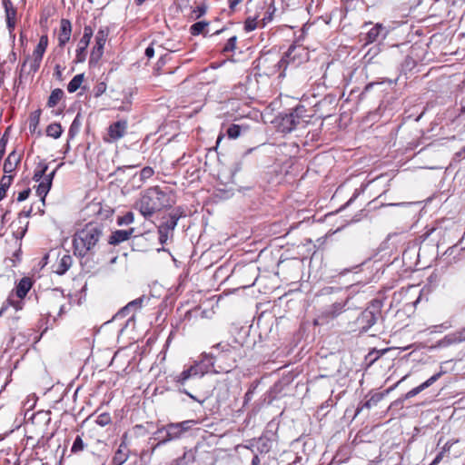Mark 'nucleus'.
<instances>
[{"mask_svg": "<svg viewBox=\"0 0 465 465\" xmlns=\"http://www.w3.org/2000/svg\"><path fill=\"white\" fill-rule=\"evenodd\" d=\"M242 1V0H228L230 9L234 10L237 5Z\"/></svg>", "mask_w": 465, "mask_h": 465, "instance_id": "nucleus-59", "label": "nucleus"}, {"mask_svg": "<svg viewBox=\"0 0 465 465\" xmlns=\"http://www.w3.org/2000/svg\"><path fill=\"white\" fill-rule=\"evenodd\" d=\"M278 130L283 134H289L294 130L293 118L291 111L287 114H282L276 118Z\"/></svg>", "mask_w": 465, "mask_h": 465, "instance_id": "nucleus-14", "label": "nucleus"}, {"mask_svg": "<svg viewBox=\"0 0 465 465\" xmlns=\"http://www.w3.org/2000/svg\"><path fill=\"white\" fill-rule=\"evenodd\" d=\"M260 462H261V460H260L259 456L258 455H254L252 460L251 465H260Z\"/></svg>", "mask_w": 465, "mask_h": 465, "instance_id": "nucleus-62", "label": "nucleus"}, {"mask_svg": "<svg viewBox=\"0 0 465 465\" xmlns=\"http://www.w3.org/2000/svg\"><path fill=\"white\" fill-rule=\"evenodd\" d=\"M381 312L380 302L373 301L356 320L360 332H367L377 322Z\"/></svg>", "mask_w": 465, "mask_h": 465, "instance_id": "nucleus-4", "label": "nucleus"}, {"mask_svg": "<svg viewBox=\"0 0 465 465\" xmlns=\"http://www.w3.org/2000/svg\"><path fill=\"white\" fill-rule=\"evenodd\" d=\"M38 124H39V113L35 112L30 116V124H29L30 132H32V133L35 132Z\"/></svg>", "mask_w": 465, "mask_h": 465, "instance_id": "nucleus-50", "label": "nucleus"}, {"mask_svg": "<svg viewBox=\"0 0 465 465\" xmlns=\"http://www.w3.org/2000/svg\"><path fill=\"white\" fill-rule=\"evenodd\" d=\"M3 5L5 13L6 26L11 34L16 24V8L11 0H3Z\"/></svg>", "mask_w": 465, "mask_h": 465, "instance_id": "nucleus-12", "label": "nucleus"}, {"mask_svg": "<svg viewBox=\"0 0 465 465\" xmlns=\"http://www.w3.org/2000/svg\"><path fill=\"white\" fill-rule=\"evenodd\" d=\"M266 62H267V58H261L259 60V63L262 64L263 66H265ZM276 64H277V62L273 64V66L272 68L264 67V74H266L267 75H273V74L279 73V75H278L279 78L284 77L285 70H283V67L281 69H278Z\"/></svg>", "mask_w": 465, "mask_h": 465, "instance_id": "nucleus-26", "label": "nucleus"}, {"mask_svg": "<svg viewBox=\"0 0 465 465\" xmlns=\"http://www.w3.org/2000/svg\"><path fill=\"white\" fill-rule=\"evenodd\" d=\"M45 53V50L36 46L33 51L32 56L27 57L22 64V68H25L27 65L29 67V73H36L40 68L41 62L43 60V56Z\"/></svg>", "mask_w": 465, "mask_h": 465, "instance_id": "nucleus-9", "label": "nucleus"}, {"mask_svg": "<svg viewBox=\"0 0 465 465\" xmlns=\"http://www.w3.org/2000/svg\"><path fill=\"white\" fill-rule=\"evenodd\" d=\"M195 460V452L193 450H187L183 455L176 459L172 465H190Z\"/></svg>", "mask_w": 465, "mask_h": 465, "instance_id": "nucleus-24", "label": "nucleus"}, {"mask_svg": "<svg viewBox=\"0 0 465 465\" xmlns=\"http://www.w3.org/2000/svg\"><path fill=\"white\" fill-rule=\"evenodd\" d=\"M112 422L111 415L108 412H103L96 417L95 423L104 427Z\"/></svg>", "mask_w": 465, "mask_h": 465, "instance_id": "nucleus-40", "label": "nucleus"}, {"mask_svg": "<svg viewBox=\"0 0 465 465\" xmlns=\"http://www.w3.org/2000/svg\"><path fill=\"white\" fill-rule=\"evenodd\" d=\"M258 26L257 16L248 17L244 22V30L246 32H252Z\"/></svg>", "mask_w": 465, "mask_h": 465, "instance_id": "nucleus-44", "label": "nucleus"}, {"mask_svg": "<svg viewBox=\"0 0 465 465\" xmlns=\"http://www.w3.org/2000/svg\"><path fill=\"white\" fill-rule=\"evenodd\" d=\"M94 31L90 25H85L84 28V35L80 39L77 49L75 51V63H83L86 59V49L90 44Z\"/></svg>", "mask_w": 465, "mask_h": 465, "instance_id": "nucleus-7", "label": "nucleus"}, {"mask_svg": "<svg viewBox=\"0 0 465 465\" xmlns=\"http://www.w3.org/2000/svg\"><path fill=\"white\" fill-rule=\"evenodd\" d=\"M308 53L301 45H291L284 55L277 61L278 69L286 70L289 65L297 66L307 60Z\"/></svg>", "mask_w": 465, "mask_h": 465, "instance_id": "nucleus-5", "label": "nucleus"}, {"mask_svg": "<svg viewBox=\"0 0 465 465\" xmlns=\"http://www.w3.org/2000/svg\"><path fill=\"white\" fill-rule=\"evenodd\" d=\"M13 181L12 175H4L1 179L0 187L4 188L5 191L9 188L11 185V183Z\"/></svg>", "mask_w": 465, "mask_h": 465, "instance_id": "nucleus-52", "label": "nucleus"}, {"mask_svg": "<svg viewBox=\"0 0 465 465\" xmlns=\"http://www.w3.org/2000/svg\"><path fill=\"white\" fill-rule=\"evenodd\" d=\"M134 232V228H130L128 230H116L113 232L108 239V243L111 245H118L121 242L127 241L133 232Z\"/></svg>", "mask_w": 465, "mask_h": 465, "instance_id": "nucleus-16", "label": "nucleus"}, {"mask_svg": "<svg viewBox=\"0 0 465 465\" xmlns=\"http://www.w3.org/2000/svg\"><path fill=\"white\" fill-rule=\"evenodd\" d=\"M48 169V164L45 162H41L38 163L35 170L34 180L36 182H40L45 178V174Z\"/></svg>", "mask_w": 465, "mask_h": 465, "instance_id": "nucleus-32", "label": "nucleus"}, {"mask_svg": "<svg viewBox=\"0 0 465 465\" xmlns=\"http://www.w3.org/2000/svg\"><path fill=\"white\" fill-rule=\"evenodd\" d=\"M84 74H79L74 76V78L67 84V91L69 93H74L76 90H78L84 82Z\"/></svg>", "mask_w": 465, "mask_h": 465, "instance_id": "nucleus-31", "label": "nucleus"}, {"mask_svg": "<svg viewBox=\"0 0 465 465\" xmlns=\"http://www.w3.org/2000/svg\"><path fill=\"white\" fill-rule=\"evenodd\" d=\"M47 45H48V37L47 35H42L40 37V40H39V43L37 44L36 46L44 49L46 51V48H47Z\"/></svg>", "mask_w": 465, "mask_h": 465, "instance_id": "nucleus-53", "label": "nucleus"}, {"mask_svg": "<svg viewBox=\"0 0 465 465\" xmlns=\"http://www.w3.org/2000/svg\"><path fill=\"white\" fill-rule=\"evenodd\" d=\"M212 350H216L217 353H214L213 351L204 353L203 354L204 359H221L223 357L230 356L231 354H234L236 351L235 347L232 346L227 342H219L213 346Z\"/></svg>", "mask_w": 465, "mask_h": 465, "instance_id": "nucleus-10", "label": "nucleus"}, {"mask_svg": "<svg viewBox=\"0 0 465 465\" xmlns=\"http://www.w3.org/2000/svg\"><path fill=\"white\" fill-rule=\"evenodd\" d=\"M247 127L239 124H231L226 131V134L230 139L238 138L242 132H246Z\"/></svg>", "mask_w": 465, "mask_h": 465, "instance_id": "nucleus-27", "label": "nucleus"}, {"mask_svg": "<svg viewBox=\"0 0 465 465\" xmlns=\"http://www.w3.org/2000/svg\"><path fill=\"white\" fill-rule=\"evenodd\" d=\"M54 174H55V170H54L49 174L45 175L44 180L46 181V182H50V184L52 185V181H53V178H54Z\"/></svg>", "mask_w": 465, "mask_h": 465, "instance_id": "nucleus-61", "label": "nucleus"}, {"mask_svg": "<svg viewBox=\"0 0 465 465\" xmlns=\"http://www.w3.org/2000/svg\"><path fill=\"white\" fill-rule=\"evenodd\" d=\"M207 367L202 362H195L187 369H184L179 375L174 378L176 383L183 385L189 379L193 377H202L207 372Z\"/></svg>", "mask_w": 465, "mask_h": 465, "instance_id": "nucleus-6", "label": "nucleus"}, {"mask_svg": "<svg viewBox=\"0 0 465 465\" xmlns=\"http://www.w3.org/2000/svg\"><path fill=\"white\" fill-rule=\"evenodd\" d=\"M457 155L459 157H465V146L460 152L457 153Z\"/></svg>", "mask_w": 465, "mask_h": 465, "instance_id": "nucleus-64", "label": "nucleus"}, {"mask_svg": "<svg viewBox=\"0 0 465 465\" xmlns=\"http://www.w3.org/2000/svg\"><path fill=\"white\" fill-rule=\"evenodd\" d=\"M344 306L345 302H335L329 306L328 308H326L323 311L322 314L327 318L333 319L343 312Z\"/></svg>", "mask_w": 465, "mask_h": 465, "instance_id": "nucleus-22", "label": "nucleus"}, {"mask_svg": "<svg viewBox=\"0 0 465 465\" xmlns=\"http://www.w3.org/2000/svg\"><path fill=\"white\" fill-rule=\"evenodd\" d=\"M106 91V84L104 82L97 83L94 87V94L95 97L101 96Z\"/></svg>", "mask_w": 465, "mask_h": 465, "instance_id": "nucleus-51", "label": "nucleus"}, {"mask_svg": "<svg viewBox=\"0 0 465 465\" xmlns=\"http://www.w3.org/2000/svg\"><path fill=\"white\" fill-rule=\"evenodd\" d=\"M441 374H442V372L440 371V372L432 375L426 381H424L420 385H419V386L413 388L412 390H411L410 391H408L405 394V399H411V398L416 396L417 394H419L420 392H421L422 391H424L425 389L429 388L430 385H432L436 381H438L440 379Z\"/></svg>", "mask_w": 465, "mask_h": 465, "instance_id": "nucleus-17", "label": "nucleus"}, {"mask_svg": "<svg viewBox=\"0 0 465 465\" xmlns=\"http://www.w3.org/2000/svg\"><path fill=\"white\" fill-rule=\"evenodd\" d=\"M174 3L182 12H188L193 8V4H196V0H175Z\"/></svg>", "mask_w": 465, "mask_h": 465, "instance_id": "nucleus-39", "label": "nucleus"}, {"mask_svg": "<svg viewBox=\"0 0 465 465\" xmlns=\"http://www.w3.org/2000/svg\"><path fill=\"white\" fill-rule=\"evenodd\" d=\"M381 52V48L379 45H374L371 47L366 54L364 55V59L367 61V63H371V60Z\"/></svg>", "mask_w": 465, "mask_h": 465, "instance_id": "nucleus-47", "label": "nucleus"}, {"mask_svg": "<svg viewBox=\"0 0 465 465\" xmlns=\"http://www.w3.org/2000/svg\"><path fill=\"white\" fill-rule=\"evenodd\" d=\"M73 259L70 255H64L58 264L56 272L58 274H64L72 266Z\"/></svg>", "mask_w": 465, "mask_h": 465, "instance_id": "nucleus-29", "label": "nucleus"}, {"mask_svg": "<svg viewBox=\"0 0 465 465\" xmlns=\"http://www.w3.org/2000/svg\"><path fill=\"white\" fill-rule=\"evenodd\" d=\"M63 132L62 126L60 124H51L46 128V134L50 137L57 139L61 136Z\"/></svg>", "mask_w": 465, "mask_h": 465, "instance_id": "nucleus-33", "label": "nucleus"}, {"mask_svg": "<svg viewBox=\"0 0 465 465\" xmlns=\"http://www.w3.org/2000/svg\"><path fill=\"white\" fill-rule=\"evenodd\" d=\"M84 446H85V445H84V441H83L82 437H81L80 435H78V436L75 438V440H74V443H73V445H72L71 452H72V453H78V452H80V451L84 450Z\"/></svg>", "mask_w": 465, "mask_h": 465, "instance_id": "nucleus-42", "label": "nucleus"}, {"mask_svg": "<svg viewBox=\"0 0 465 465\" xmlns=\"http://www.w3.org/2000/svg\"><path fill=\"white\" fill-rule=\"evenodd\" d=\"M103 54H104V49L94 45V48L92 49V52L90 54V59H89L90 65L96 64L99 62V60L101 59V57L103 56Z\"/></svg>", "mask_w": 465, "mask_h": 465, "instance_id": "nucleus-37", "label": "nucleus"}, {"mask_svg": "<svg viewBox=\"0 0 465 465\" xmlns=\"http://www.w3.org/2000/svg\"><path fill=\"white\" fill-rule=\"evenodd\" d=\"M145 55L148 57V58H152L153 55H154V49L152 45L148 46L146 49H145Z\"/></svg>", "mask_w": 465, "mask_h": 465, "instance_id": "nucleus-58", "label": "nucleus"}, {"mask_svg": "<svg viewBox=\"0 0 465 465\" xmlns=\"http://www.w3.org/2000/svg\"><path fill=\"white\" fill-rule=\"evenodd\" d=\"M31 288L32 281L30 278L24 277L20 280L15 288V294L20 299L21 302L22 299H24L26 296L27 292L30 291Z\"/></svg>", "mask_w": 465, "mask_h": 465, "instance_id": "nucleus-19", "label": "nucleus"}, {"mask_svg": "<svg viewBox=\"0 0 465 465\" xmlns=\"http://www.w3.org/2000/svg\"><path fill=\"white\" fill-rule=\"evenodd\" d=\"M180 391H181V392H183V393H184V394H186V395H188V396H189L191 399H193V401H198V400L196 399V397H195V396H193V394H191V393H190L188 391H186L185 389L180 390Z\"/></svg>", "mask_w": 465, "mask_h": 465, "instance_id": "nucleus-63", "label": "nucleus"}, {"mask_svg": "<svg viewBox=\"0 0 465 465\" xmlns=\"http://www.w3.org/2000/svg\"><path fill=\"white\" fill-rule=\"evenodd\" d=\"M108 37V30L106 28H101L95 35V46L104 49L105 42Z\"/></svg>", "mask_w": 465, "mask_h": 465, "instance_id": "nucleus-36", "label": "nucleus"}, {"mask_svg": "<svg viewBox=\"0 0 465 465\" xmlns=\"http://www.w3.org/2000/svg\"><path fill=\"white\" fill-rule=\"evenodd\" d=\"M237 36H231L223 48V52L229 53L234 51L236 48Z\"/></svg>", "mask_w": 465, "mask_h": 465, "instance_id": "nucleus-46", "label": "nucleus"}, {"mask_svg": "<svg viewBox=\"0 0 465 465\" xmlns=\"http://www.w3.org/2000/svg\"><path fill=\"white\" fill-rule=\"evenodd\" d=\"M196 423L197 422L193 420H188L177 423H169L163 427L159 428L154 432L155 439L158 440L157 446L171 440L180 439L193 427V425Z\"/></svg>", "mask_w": 465, "mask_h": 465, "instance_id": "nucleus-3", "label": "nucleus"}, {"mask_svg": "<svg viewBox=\"0 0 465 465\" xmlns=\"http://www.w3.org/2000/svg\"><path fill=\"white\" fill-rule=\"evenodd\" d=\"M72 34V25L68 19H62L60 22V30L58 34V45L64 47L70 40Z\"/></svg>", "mask_w": 465, "mask_h": 465, "instance_id": "nucleus-15", "label": "nucleus"}, {"mask_svg": "<svg viewBox=\"0 0 465 465\" xmlns=\"http://www.w3.org/2000/svg\"><path fill=\"white\" fill-rule=\"evenodd\" d=\"M170 232V230H167L163 225L158 227L159 242L161 244H164L167 242Z\"/></svg>", "mask_w": 465, "mask_h": 465, "instance_id": "nucleus-49", "label": "nucleus"}, {"mask_svg": "<svg viewBox=\"0 0 465 465\" xmlns=\"http://www.w3.org/2000/svg\"><path fill=\"white\" fill-rule=\"evenodd\" d=\"M50 182H46L44 179L40 181V183L37 186L36 193L41 197L43 203L45 202V198L47 195L48 192L51 189Z\"/></svg>", "mask_w": 465, "mask_h": 465, "instance_id": "nucleus-34", "label": "nucleus"}, {"mask_svg": "<svg viewBox=\"0 0 465 465\" xmlns=\"http://www.w3.org/2000/svg\"><path fill=\"white\" fill-rule=\"evenodd\" d=\"M293 118L294 130L297 128H305L311 122L312 115L308 114V110L302 104H298L291 110Z\"/></svg>", "mask_w": 465, "mask_h": 465, "instance_id": "nucleus-8", "label": "nucleus"}, {"mask_svg": "<svg viewBox=\"0 0 465 465\" xmlns=\"http://www.w3.org/2000/svg\"><path fill=\"white\" fill-rule=\"evenodd\" d=\"M54 75L56 76L57 79H62V67L60 64L55 65Z\"/></svg>", "mask_w": 465, "mask_h": 465, "instance_id": "nucleus-60", "label": "nucleus"}, {"mask_svg": "<svg viewBox=\"0 0 465 465\" xmlns=\"http://www.w3.org/2000/svg\"><path fill=\"white\" fill-rule=\"evenodd\" d=\"M130 309H127V305L122 308L116 314L117 317H125L129 314Z\"/></svg>", "mask_w": 465, "mask_h": 465, "instance_id": "nucleus-56", "label": "nucleus"}, {"mask_svg": "<svg viewBox=\"0 0 465 465\" xmlns=\"http://www.w3.org/2000/svg\"><path fill=\"white\" fill-rule=\"evenodd\" d=\"M207 10V6L205 4H193V8L189 9V15L192 19L196 20L202 17Z\"/></svg>", "mask_w": 465, "mask_h": 465, "instance_id": "nucleus-25", "label": "nucleus"}, {"mask_svg": "<svg viewBox=\"0 0 465 465\" xmlns=\"http://www.w3.org/2000/svg\"><path fill=\"white\" fill-rule=\"evenodd\" d=\"M384 30V27L381 24H376L365 35V44L364 45L372 44L376 42L381 35V32Z\"/></svg>", "mask_w": 465, "mask_h": 465, "instance_id": "nucleus-20", "label": "nucleus"}, {"mask_svg": "<svg viewBox=\"0 0 465 465\" xmlns=\"http://www.w3.org/2000/svg\"><path fill=\"white\" fill-rule=\"evenodd\" d=\"M21 155L16 153L15 151L9 153L4 163L5 173H11L14 172L20 163Z\"/></svg>", "mask_w": 465, "mask_h": 465, "instance_id": "nucleus-18", "label": "nucleus"}, {"mask_svg": "<svg viewBox=\"0 0 465 465\" xmlns=\"http://www.w3.org/2000/svg\"><path fill=\"white\" fill-rule=\"evenodd\" d=\"M179 217L180 216L177 213H170L169 220L163 223L162 225L165 227L167 230L173 232L177 225Z\"/></svg>", "mask_w": 465, "mask_h": 465, "instance_id": "nucleus-38", "label": "nucleus"}, {"mask_svg": "<svg viewBox=\"0 0 465 465\" xmlns=\"http://www.w3.org/2000/svg\"><path fill=\"white\" fill-rule=\"evenodd\" d=\"M104 226L99 223H89L77 231L73 239L74 253L81 258L94 255L104 236Z\"/></svg>", "mask_w": 465, "mask_h": 465, "instance_id": "nucleus-2", "label": "nucleus"}, {"mask_svg": "<svg viewBox=\"0 0 465 465\" xmlns=\"http://www.w3.org/2000/svg\"><path fill=\"white\" fill-rule=\"evenodd\" d=\"M30 193H31L30 189H25V190L20 192L17 196V201L23 202V201L26 200L29 197Z\"/></svg>", "mask_w": 465, "mask_h": 465, "instance_id": "nucleus-54", "label": "nucleus"}, {"mask_svg": "<svg viewBox=\"0 0 465 465\" xmlns=\"http://www.w3.org/2000/svg\"><path fill=\"white\" fill-rule=\"evenodd\" d=\"M7 304L3 305L0 309V315L4 313V312L6 310L8 305H11L15 308L16 311L21 310L23 308V302L21 301H14L11 296L8 297L6 301Z\"/></svg>", "mask_w": 465, "mask_h": 465, "instance_id": "nucleus-41", "label": "nucleus"}, {"mask_svg": "<svg viewBox=\"0 0 465 465\" xmlns=\"http://www.w3.org/2000/svg\"><path fill=\"white\" fill-rule=\"evenodd\" d=\"M144 301V297H139L130 302L127 303V309H130L131 312L137 311L142 308Z\"/></svg>", "mask_w": 465, "mask_h": 465, "instance_id": "nucleus-45", "label": "nucleus"}, {"mask_svg": "<svg viewBox=\"0 0 465 465\" xmlns=\"http://www.w3.org/2000/svg\"><path fill=\"white\" fill-rule=\"evenodd\" d=\"M447 344L460 343L465 341V327L445 336Z\"/></svg>", "mask_w": 465, "mask_h": 465, "instance_id": "nucleus-23", "label": "nucleus"}, {"mask_svg": "<svg viewBox=\"0 0 465 465\" xmlns=\"http://www.w3.org/2000/svg\"><path fill=\"white\" fill-rule=\"evenodd\" d=\"M387 351H389V349H383V350L373 349L365 356V361H366L367 364L369 366L372 365L378 359H380Z\"/></svg>", "mask_w": 465, "mask_h": 465, "instance_id": "nucleus-28", "label": "nucleus"}, {"mask_svg": "<svg viewBox=\"0 0 465 465\" xmlns=\"http://www.w3.org/2000/svg\"><path fill=\"white\" fill-rule=\"evenodd\" d=\"M208 25H209L208 22H204V21L197 22V23L193 24V25H191L190 33L193 35H198L200 34H203L205 35H206L205 28Z\"/></svg>", "mask_w": 465, "mask_h": 465, "instance_id": "nucleus-35", "label": "nucleus"}, {"mask_svg": "<svg viewBox=\"0 0 465 465\" xmlns=\"http://www.w3.org/2000/svg\"><path fill=\"white\" fill-rule=\"evenodd\" d=\"M128 123L126 120H119L108 127L109 141H117L126 134Z\"/></svg>", "mask_w": 465, "mask_h": 465, "instance_id": "nucleus-11", "label": "nucleus"}, {"mask_svg": "<svg viewBox=\"0 0 465 465\" xmlns=\"http://www.w3.org/2000/svg\"><path fill=\"white\" fill-rule=\"evenodd\" d=\"M63 96H64V92L62 89L56 88V89L53 90L48 98L47 105L49 107L56 106L57 104L60 102V100L63 98Z\"/></svg>", "mask_w": 465, "mask_h": 465, "instance_id": "nucleus-30", "label": "nucleus"}, {"mask_svg": "<svg viewBox=\"0 0 465 465\" xmlns=\"http://www.w3.org/2000/svg\"><path fill=\"white\" fill-rule=\"evenodd\" d=\"M134 221V214L132 212L126 213L124 216L118 218V224H131Z\"/></svg>", "mask_w": 465, "mask_h": 465, "instance_id": "nucleus-48", "label": "nucleus"}, {"mask_svg": "<svg viewBox=\"0 0 465 465\" xmlns=\"http://www.w3.org/2000/svg\"><path fill=\"white\" fill-rule=\"evenodd\" d=\"M273 11L274 9L272 11V12H268V15H265L263 18H262V25L264 26L268 22H271L272 19V14H273Z\"/></svg>", "mask_w": 465, "mask_h": 465, "instance_id": "nucleus-57", "label": "nucleus"}, {"mask_svg": "<svg viewBox=\"0 0 465 465\" xmlns=\"http://www.w3.org/2000/svg\"><path fill=\"white\" fill-rule=\"evenodd\" d=\"M382 393H375L373 394L368 401L363 404L364 408L371 409V407L377 405V403L382 399Z\"/></svg>", "mask_w": 465, "mask_h": 465, "instance_id": "nucleus-43", "label": "nucleus"}, {"mask_svg": "<svg viewBox=\"0 0 465 465\" xmlns=\"http://www.w3.org/2000/svg\"><path fill=\"white\" fill-rule=\"evenodd\" d=\"M126 439L127 434L124 433L122 437V441L113 458L114 465H123L129 458V448L126 442Z\"/></svg>", "mask_w": 465, "mask_h": 465, "instance_id": "nucleus-13", "label": "nucleus"}, {"mask_svg": "<svg viewBox=\"0 0 465 465\" xmlns=\"http://www.w3.org/2000/svg\"><path fill=\"white\" fill-rule=\"evenodd\" d=\"M154 173V171L152 167L146 166L143 167L139 173H135L133 176L134 182L137 181V187H141L142 184L149 178H151Z\"/></svg>", "mask_w": 465, "mask_h": 465, "instance_id": "nucleus-21", "label": "nucleus"}, {"mask_svg": "<svg viewBox=\"0 0 465 465\" xmlns=\"http://www.w3.org/2000/svg\"><path fill=\"white\" fill-rule=\"evenodd\" d=\"M174 203L175 199L171 189L162 190L159 186H153L141 193L134 207L145 219H150L154 213L171 208Z\"/></svg>", "mask_w": 465, "mask_h": 465, "instance_id": "nucleus-1", "label": "nucleus"}, {"mask_svg": "<svg viewBox=\"0 0 465 465\" xmlns=\"http://www.w3.org/2000/svg\"><path fill=\"white\" fill-rule=\"evenodd\" d=\"M254 389H255L254 387L251 388L245 393L244 398H243V403L244 404H247L249 401H252V396H253V392H254Z\"/></svg>", "mask_w": 465, "mask_h": 465, "instance_id": "nucleus-55", "label": "nucleus"}]
</instances>
